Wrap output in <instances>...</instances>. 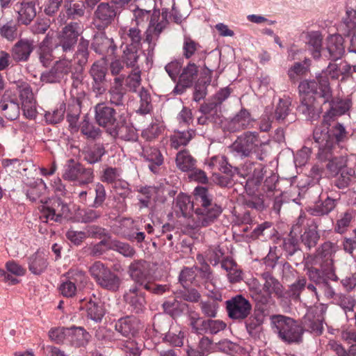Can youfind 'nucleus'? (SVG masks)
I'll return each instance as SVG.
<instances>
[{"label": "nucleus", "instance_id": "49", "mask_svg": "<svg viewBox=\"0 0 356 356\" xmlns=\"http://www.w3.org/2000/svg\"><path fill=\"white\" fill-rule=\"evenodd\" d=\"M202 323V333L216 334L226 327V323L220 320L206 319Z\"/></svg>", "mask_w": 356, "mask_h": 356}, {"label": "nucleus", "instance_id": "3", "mask_svg": "<svg viewBox=\"0 0 356 356\" xmlns=\"http://www.w3.org/2000/svg\"><path fill=\"white\" fill-rule=\"evenodd\" d=\"M266 143L261 140L256 131H245L238 136L229 146L231 153L234 156L239 159L248 158L253 154L257 158L264 160V147Z\"/></svg>", "mask_w": 356, "mask_h": 356}, {"label": "nucleus", "instance_id": "60", "mask_svg": "<svg viewBox=\"0 0 356 356\" xmlns=\"http://www.w3.org/2000/svg\"><path fill=\"white\" fill-rule=\"evenodd\" d=\"M188 324L192 329V331L197 334H202L203 330V321L206 319H203L198 313L195 312H191L188 314Z\"/></svg>", "mask_w": 356, "mask_h": 356}, {"label": "nucleus", "instance_id": "8", "mask_svg": "<svg viewBox=\"0 0 356 356\" xmlns=\"http://www.w3.org/2000/svg\"><path fill=\"white\" fill-rule=\"evenodd\" d=\"M40 210V218L44 222H47L49 220L61 222L63 218H66L70 215L68 205L60 198L51 201L47 205H42Z\"/></svg>", "mask_w": 356, "mask_h": 356}, {"label": "nucleus", "instance_id": "13", "mask_svg": "<svg viewBox=\"0 0 356 356\" xmlns=\"http://www.w3.org/2000/svg\"><path fill=\"white\" fill-rule=\"evenodd\" d=\"M0 110L2 115L9 120H16L20 113V108L15 94L6 90L0 100Z\"/></svg>", "mask_w": 356, "mask_h": 356}, {"label": "nucleus", "instance_id": "7", "mask_svg": "<svg viewBox=\"0 0 356 356\" xmlns=\"http://www.w3.org/2000/svg\"><path fill=\"white\" fill-rule=\"evenodd\" d=\"M88 270L91 277L102 288L113 292L119 289L121 279L102 262L95 261Z\"/></svg>", "mask_w": 356, "mask_h": 356}, {"label": "nucleus", "instance_id": "56", "mask_svg": "<svg viewBox=\"0 0 356 356\" xmlns=\"http://www.w3.org/2000/svg\"><path fill=\"white\" fill-rule=\"evenodd\" d=\"M184 332L176 327H172L165 336L164 340L174 346H181L184 343Z\"/></svg>", "mask_w": 356, "mask_h": 356}, {"label": "nucleus", "instance_id": "63", "mask_svg": "<svg viewBox=\"0 0 356 356\" xmlns=\"http://www.w3.org/2000/svg\"><path fill=\"white\" fill-rule=\"evenodd\" d=\"M182 305L176 299L163 303L164 312L172 317L179 316L182 312Z\"/></svg>", "mask_w": 356, "mask_h": 356}, {"label": "nucleus", "instance_id": "1", "mask_svg": "<svg viewBox=\"0 0 356 356\" xmlns=\"http://www.w3.org/2000/svg\"><path fill=\"white\" fill-rule=\"evenodd\" d=\"M300 104L298 111L308 120L318 119L323 111L322 101L327 102L331 98V88L328 79L320 75L314 80H304L298 86Z\"/></svg>", "mask_w": 356, "mask_h": 356}, {"label": "nucleus", "instance_id": "58", "mask_svg": "<svg viewBox=\"0 0 356 356\" xmlns=\"http://www.w3.org/2000/svg\"><path fill=\"white\" fill-rule=\"evenodd\" d=\"M336 207V200L327 197L320 204H316L313 209V214L316 216L326 215L332 211Z\"/></svg>", "mask_w": 356, "mask_h": 356}, {"label": "nucleus", "instance_id": "29", "mask_svg": "<svg viewBox=\"0 0 356 356\" xmlns=\"http://www.w3.org/2000/svg\"><path fill=\"white\" fill-rule=\"evenodd\" d=\"M87 316L96 323L100 322L105 314V310L99 298L94 296L86 305Z\"/></svg>", "mask_w": 356, "mask_h": 356}, {"label": "nucleus", "instance_id": "23", "mask_svg": "<svg viewBox=\"0 0 356 356\" xmlns=\"http://www.w3.org/2000/svg\"><path fill=\"white\" fill-rule=\"evenodd\" d=\"M115 330L124 337H133L138 330V322L134 317L126 316L118 320Z\"/></svg>", "mask_w": 356, "mask_h": 356}, {"label": "nucleus", "instance_id": "52", "mask_svg": "<svg viewBox=\"0 0 356 356\" xmlns=\"http://www.w3.org/2000/svg\"><path fill=\"white\" fill-rule=\"evenodd\" d=\"M81 131L88 139L95 140L101 135V131L86 118L81 124Z\"/></svg>", "mask_w": 356, "mask_h": 356}, {"label": "nucleus", "instance_id": "43", "mask_svg": "<svg viewBox=\"0 0 356 356\" xmlns=\"http://www.w3.org/2000/svg\"><path fill=\"white\" fill-rule=\"evenodd\" d=\"M80 112V106L78 102L68 106L67 120L69 122V127L72 131H76L78 130L77 123Z\"/></svg>", "mask_w": 356, "mask_h": 356}, {"label": "nucleus", "instance_id": "36", "mask_svg": "<svg viewBox=\"0 0 356 356\" xmlns=\"http://www.w3.org/2000/svg\"><path fill=\"white\" fill-rule=\"evenodd\" d=\"M46 185L42 179H38L33 182V185L31 186L26 192V196L32 202H40L41 203L44 202L43 198H40L42 194L45 190Z\"/></svg>", "mask_w": 356, "mask_h": 356}, {"label": "nucleus", "instance_id": "45", "mask_svg": "<svg viewBox=\"0 0 356 356\" xmlns=\"http://www.w3.org/2000/svg\"><path fill=\"white\" fill-rule=\"evenodd\" d=\"M101 216L102 212L90 208L79 209L76 212L78 220L84 223L95 222Z\"/></svg>", "mask_w": 356, "mask_h": 356}, {"label": "nucleus", "instance_id": "14", "mask_svg": "<svg viewBox=\"0 0 356 356\" xmlns=\"http://www.w3.org/2000/svg\"><path fill=\"white\" fill-rule=\"evenodd\" d=\"M323 308L309 309L305 315L302 323L306 330L321 334L323 330Z\"/></svg>", "mask_w": 356, "mask_h": 356}, {"label": "nucleus", "instance_id": "15", "mask_svg": "<svg viewBox=\"0 0 356 356\" xmlns=\"http://www.w3.org/2000/svg\"><path fill=\"white\" fill-rule=\"evenodd\" d=\"M339 248L336 243L326 241L323 243L316 251V257L319 260V264L323 268H335L334 257Z\"/></svg>", "mask_w": 356, "mask_h": 356}, {"label": "nucleus", "instance_id": "59", "mask_svg": "<svg viewBox=\"0 0 356 356\" xmlns=\"http://www.w3.org/2000/svg\"><path fill=\"white\" fill-rule=\"evenodd\" d=\"M69 328L56 327L52 328L49 332L50 339L56 343H67Z\"/></svg>", "mask_w": 356, "mask_h": 356}, {"label": "nucleus", "instance_id": "64", "mask_svg": "<svg viewBox=\"0 0 356 356\" xmlns=\"http://www.w3.org/2000/svg\"><path fill=\"white\" fill-rule=\"evenodd\" d=\"M353 212L348 211L341 214L337 221L335 225V231L337 233L343 234L346 231L347 227L349 226L353 219Z\"/></svg>", "mask_w": 356, "mask_h": 356}, {"label": "nucleus", "instance_id": "24", "mask_svg": "<svg viewBox=\"0 0 356 356\" xmlns=\"http://www.w3.org/2000/svg\"><path fill=\"white\" fill-rule=\"evenodd\" d=\"M29 269L34 275H40L48 266L47 255L42 252L37 251L29 257Z\"/></svg>", "mask_w": 356, "mask_h": 356}, {"label": "nucleus", "instance_id": "62", "mask_svg": "<svg viewBox=\"0 0 356 356\" xmlns=\"http://www.w3.org/2000/svg\"><path fill=\"white\" fill-rule=\"evenodd\" d=\"M65 111V105L61 104L58 108L52 112H47L44 115V118L47 122L49 124H57L63 119Z\"/></svg>", "mask_w": 356, "mask_h": 356}, {"label": "nucleus", "instance_id": "61", "mask_svg": "<svg viewBox=\"0 0 356 356\" xmlns=\"http://www.w3.org/2000/svg\"><path fill=\"white\" fill-rule=\"evenodd\" d=\"M94 81H104L106 73V67L104 62L95 63L90 70Z\"/></svg>", "mask_w": 356, "mask_h": 356}, {"label": "nucleus", "instance_id": "27", "mask_svg": "<svg viewBox=\"0 0 356 356\" xmlns=\"http://www.w3.org/2000/svg\"><path fill=\"white\" fill-rule=\"evenodd\" d=\"M330 122L331 120H328L327 124H326L323 121L322 127H316L315 129H321L322 130L327 131L331 139L333 140L334 146L337 143H340L346 140L347 138L348 133L342 124L337 122L332 127V129L330 130L331 134H330L329 127L331 125Z\"/></svg>", "mask_w": 356, "mask_h": 356}, {"label": "nucleus", "instance_id": "39", "mask_svg": "<svg viewBox=\"0 0 356 356\" xmlns=\"http://www.w3.org/2000/svg\"><path fill=\"white\" fill-rule=\"evenodd\" d=\"M17 89L22 104L35 102L34 94L30 85L24 81L17 83Z\"/></svg>", "mask_w": 356, "mask_h": 356}, {"label": "nucleus", "instance_id": "42", "mask_svg": "<svg viewBox=\"0 0 356 356\" xmlns=\"http://www.w3.org/2000/svg\"><path fill=\"white\" fill-rule=\"evenodd\" d=\"M119 348L124 353L126 356H140V346L133 339L123 340L118 343Z\"/></svg>", "mask_w": 356, "mask_h": 356}, {"label": "nucleus", "instance_id": "16", "mask_svg": "<svg viewBox=\"0 0 356 356\" xmlns=\"http://www.w3.org/2000/svg\"><path fill=\"white\" fill-rule=\"evenodd\" d=\"M320 269L311 267L307 269V275L310 281L316 284L318 287L327 281H337L338 277L335 273V268H323L320 264Z\"/></svg>", "mask_w": 356, "mask_h": 356}, {"label": "nucleus", "instance_id": "41", "mask_svg": "<svg viewBox=\"0 0 356 356\" xmlns=\"http://www.w3.org/2000/svg\"><path fill=\"white\" fill-rule=\"evenodd\" d=\"M81 164L75 163L73 159H70L64 167L63 178L70 181H78L80 173Z\"/></svg>", "mask_w": 356, "mask_h": 356}, {"label": "nucleus", "instance_id": "17", "mask_svg": "<svg viewBox=\"0 0 356 356\" xmlns=\"http://www.w3.org/2000/svg\"><path fill=\"white\" fill-rule=\"evenodd\" d=\"M143 289H144L142 286L133 285L124 295L125 302L136 313L141 312L145 308L146 304Z\"/></svg>", "mask_w": 356, "mask_h": 356}, {"label": "nucleus", "instance_id": "21", "mask_svg": "<svg viewBox=\"0 0 356 356\" xmlns=\"http://www.w3.org/2000/svg\"><path fill=\"white\" fill-rule=\"evenodd\" d=\"M142 155L149 164V169L154 173H157L159 168L163 163V156L161 151L154 147L145 146L143 148Z\"/></svg>", "mask_w": 356, "mask_h": 356}, {"label": "nucleus", "instance_id": "57", "mask_svg": "<svg viewBox=\"0 0 356 356\" xmlns=\"http://www.w3.org/2000/svg\"><path fill=\"white\" fill-rule=\"evenodd\" d=\"M319 238V234L315 228L305 230L301 236L302 242L309 250L316 246Z\"/></svg>", "mask_w": 356, "mask_h": 356}, {"label": "nucleus", "instance_id": "32", "mask_svg": "<svg viewBox=\"0 0 356 356\" xmlns=\"http://www.w3.org/2000/svg\"><path fill=\"white\" fill-rule=\"evenodd\" d=\"M196 160L186 150L179 152L176 156V165L183 172L195 170Z\"/></svg>", "mask_w": 356, "mask_h": 356}, {"label": "nucleus", "instance_id": "10", "mask_svg": "<svg viewBox=\"0 0 356 356\" xmlns=\"http://www.w3.org/2000/svg\"><path fill=\"white\" fill-rule=\"evenodd\" d=\"M190 14L188 0H173L171 12L168 8H162L161 22H181Z\"/></svg>", "mask_w": 356, "mask_h": 356}, {"label": "nucleus", "instance_id": "18", "mask_svg": "<svg viewBox=\"0 0 356 356\" xmlns=\"http://www.w3.org/2000/svg\"><path fill=\"white\" fill-rule=\"evenodd\" d=\"M69 24L62 31L59 36V46L62 47L63 52L72 53L74 47L77 42L79 32L74 25Z\"/></svg>", "mask_w": 356, "mask_h": 356}, {"label": "nucleus", "instance_id": "33", "mask_svg": "<svg viewBox=\"0 0 356 356\" xmlns=\"http://www.w3.org/2000/svg\"><path fill=\"white\" fill-rule=\"evenodd\" d=\"M197 66L195 63H189L179 75V83L184 88L191 86L197 79Z\"/></svg>", "mask_w": 356, "mask_h": 356}, {"label": "nucleus", "instance_id": "55", "mask_svg": "<svg viewBox=\"0 0 356 356\" xmlns=\"http://www.w3.org/2000/svg\"><path fill=\"white\" fill-rule=\"evenodd\" d=\"M339 172H340V175L336 179L335 185L339 188H343L348 185L351 177L355 175V170L351 168H348L345 164Z\"/></svg>", "mask_w": 356, "mask_h": 356}, {"label": "nucleus", "instance_id": "54", "mask_svg": "<svg viewBox=\"0 0 356 356\" xmlns=\"http://www.w3.org/2000/svg\"><path fill=\"white\" fill-rule=\"evenodd\" d=\"M176 207L179 208L181 214L186 217L193 209L194 204L188 195L179 194L176 199Z\"/></svg>", "mask_w": 356, "mask_h": 356}, {"label": "nucleus", "instance_id": "37", "mask_svg": "<svg viewBox=\"0 0 356 356\" xmlns=\"http://www.w3.org/2000/svg\"><path fill=\"white\" fill-rule=\"evenodd\" d=\"M77 279L74 281L71 280L63 282L59 286V290L61 294L67 298L73 297L76 292V282L79 280L80 282L83 281L85 279V275L82 272H79L76 274Z\"/></svg>", "mask_w": 356, "mask_h": 356}, {"label": "nucleus", "instance_id": "28", "mask_svg": "<svg viewBox=\"0 0 356 356\" xmlns=\"http://www.w3.org/2000/svg\"><path fill=\"white\" fill-rule=\"evenodd\" d=\"M123 79L115 77L108 91L109 102L115 106L124 105V92H122Z\"/></svg>", "mask_w": 356, "mask_h": 356}, {"label": "nucleus", "instance_id": "34", "mask_svg": "<svg viewBox=\"0 0 356 356\" xmlns=\"http://www.w3.org/2000/svg\"><path fill=\"white\" fill-rule=\"evenodd\" d=\"M351 68V65L345 61H340L339 63L334 62L330 63L325 73L333 79H338L341 75H348Z\"/></svg>", "mask_w": 356, "mask_h": 356}, {"label": "nucleus", "instance_id": "5", "mask_svg": "<svg viewBox=\"0 0 356 356\" xmlns=\"http://www.w3.org/2000/svg\"><path fill=\"white\" fill-rule=\"evenodd\" d=\"M270 319L273 332L283 341L291 343L302 341V328L293 319L282 315L273 316Z\"/></svg>", "mask_w": 356, "mask_h": 356}, {"label": "nucleus", "instance_id": "22", "mask_svg": "<svg viewBox=\"0 0 356 356\" xmlns=\"http://www.w3.org/2000/svg\"><path fill=\"white\" fill-rule=\"evenodd\" d=\"M34 48L32 41L20 40L13 47L11 53L13 58L17 62L28 60Z\"/></svg>", "mask_w": 356, "mask_h": 356}, {"label": "nucleus", "instance_id": "31", "mask_svg": "<svg viewBox=\"0 0 356 356\" xmlns=\"http://www.w3.org/2000/svg\"><path fill=\"white\" fill-rule=\"evenodd\" d=\"M133 13L136 22H159L161 17L160 10L156 8V3H154L153 11L136 8L133 10Z\"/></svg>", "mask_w": 356, "mask_h": 356}, {"label": "nucleus", "instance_id": "53", "mask_svg": "<svg viewBox=\"0 0 356 356\" xmlns=\"http://www.w3.org/2000/svg\"><path fill=\"white\" fill-rule=\"evenodd\" d=\"M290 105L291 102L289 99H280L279 103L276 106L274 115V118L278 122H284L286 118L289 115L290 112Z\"/></svg>", "mask_w": 356, "mask_h": 356}, {"label": "nucleus", "instance_id": "51", "mask_svg": "<svg viewBox=\"0 0 356 356\" xmlns=\"http://www.w3.org/2000/svg\"><path fill=\"white\" fill-rule=\"evenodd\" d=\"M116 14V11L106 3H100L95 12L96 17L102 21L113 20Z\"/></svg>", "mask_w": 356, "mask_h": 356}, {"label": "nucleus", "instance_id": "4", "mask_svg": "<svg viewBox=\"0 0 356 356\" xmlns=\"http://www.w3.org/2000/svg\"><path fill=\"white\" fill-rule=\"evenodd\" d=\"M313 136L315 143L318 145V159L322 161H327L326 168L331 175H338L342 167L346 163V159L342 156H333L334 142L327 131L321 129H314Z\"/></svg>", "mask_w": 356, "mask_h": 356}, {"label": "nucleus", "instance_id": "50", "mask_svg": "<svg viewBox=\"0 0 356 356\" xmlns=\"http://www.w3.org/2000/svg\"><path fill=\"white\" fill-rule=\"evenodd\" d=\"M120 177H122V170L120 168L106 167L102 172L101 180L113 186Z\"/></svg>", "mask_w": 356, "mask_h": 356}, {"label": "nucleus", "instance_id": "44", "mask_svg": "<svg viewBox=\"0 0 356 356\" xmlns=\"http://www.w3.org/2000/svg\"><path fill=\"white\" fill-rule=\"evenodd\" d=\"M18 13L19 21L21 22H31L36 15L35 4L33 2L23 3Z\"/></svg>", "mask_w": 356, "mask_h": 356}, {"label": "nucleus", "instance_id": "25", "mask_svg": "<svg viewBox=\"0 0 356 356\" xmlns=\"http://www.w3.org/2000/svg\"><path fill=\"white\" fill-rule=\"evenodd\" d=\"M67 343L80 347L86 346L90 338V334L81 327L69 328Z\"/></svg>", "mask_w": 356, "mask_h": 356}, {"label": "nucleus", "instance_id": "9", "mask_svg": "<svg viewBox=\"0 0 356 356\" xmlns=\"http://www.w3.org/2000/svg\"><path fill=\"white\" fill-rule=\"evenodd\" d=\"M227 310L230 318L243 320L252 310V305L248 300L242 295H237L226 301Z\"/></svg>", "mask_w": 356, "mask_h": 356}, {"label": "nucleus", "instance_id": "2", "mask_svg": "<svg viewBox=\"0 0 356 356\" xmlns=\"http://www.w3.org/2000/svg\"><path fill=\"white\" fill-rule=\"evenodd\" d=\"M195 204L194 220L196 227H207L213 223L222 213V209L212 203V195L205 187L197 186L194 190Z\"/></svg>", "mask_w": 356, "mask_h": 356}, {"label": "nucleus", "instance_id": "12", "mask_svg": "<svg viewBox=\"0 0 356 356\" xmlns=\"http://www.w3.org/2000/svg\"><path fill=\"white\" fill-rule=\"evenodd\" d=\"M321 106L327 111L323 116L324 123L327 124L328 120H332L335 115L344 114L351 106V101L348 99L335 100L331 90V98L327 102L322 101Z\"/></svg>", "mask_w": 356, "mask_h": 356}, {"label": "nucleus", "instance_id": "47", "mask_svg": "<svg viewBox=\"0 0 356 356\" xmlns=\"http://www.w3.org/2000/svg\"><path fill=\"white\" fill-rule=\"evenodd\" d=\"M109 250L117 251L126 257H132L136 253L129 244L117 240H111Z\"/></svg>", "mask_w": 356, "mask_h": 356}, {"label": "nucleus", "instance_id": "35", "mask_svg": "<svg viewBox=\"0 0 356 356\" xmlns=\"http://www.w3.org/2000/svg\"><path fill=\"white\" fill-rule=\"evenodd\" d=\"M195 131L193 129L186 131H175L170 136L172 147L178 149L180 146L186 145L193 137Z\"/></svg>", "mask_w": 356, "mask_h": 356}, {"label": "nucleus", "instance_id": "38", "mask_svg": "<svg viewBox=\"0 0 356 356\" xmlns=\"http://www.w3.org/2000/svg\"><path fill=\"white\" fill-rule=\"evenodd\" d=\"M138 97H140V105L136 112L143 115L150 113L153 106L151 96L148 90L144 88H141L138 92Z\"/></svg>", "mask_w": 356, "mask_h": 356}, {"label": "nucleus", "instance_id": "26", "mask_svg": "<svg viewBox=\"0 0 356 356\" xmlns=\"http://www.w3.org/2000/svg\"><path fill=\"white\" fill-rule=\"evenodd\" d=\"M343 40V38L338 34H332L327 39V49L334 60L341 58L344 53Z\"/></svg>", "mask_w": 356, "mask_h": 356}, {"label": "nucleus", "instance_id": "19", "mask_svg": "<svg viewBox=\"0 0 356 356\" xmlns=\"http://www.w3.org/2000/svg\"><path fill=\"white\" fill-rule=\"evenodd\" d=\"M261 277L264 281L262 291L268 296L273 294L278 298L284 297V288L282 284L268 272H264L261 274Z\"/></svg>", "mask_w": 356, "mask_h": 356}, {"label": "nucleus", "instance_id": "46", "mask_svg": "<svg viewBox=\"0 0 356 356\" xmlns=\"http://www.w3.org/2000/svg\"><path fill=\"white\" fill-rule=\"evenodd\" d=\"M220 301L205 300L200 302V308L202 314L207 318H216L219 309Z\"/></svg>", "mask_w": 356, "mask_h": 356}, {"label": "nucleus", "instance_id": "6", "mask_svg": "<svg viewBox=\"0 0 356 356\" xmlns=\"http://www.w3.org/2000/svg\"><path fill=\"white\" fill-rule=\"evenodd\" d=\"M95 112L97 123L106 128L111 135L117 134L116 129L119 126L127 124L128 115L126 111H120L117 115L114 108L102 103L95 106Z\"/></svg>", "mask_w": 356, "mask_h": 356}, {"label": "nucleus", "instance_id": "48", "mask_svg": "<svg viewBox=\"0 0 356 356\" xmlns=\"http://www.w3.org/2000/svg\"><path fill=\"white\" fill-rule=\"evenodd\" d=\"M103 145H96L92 149L84 152V159L90 164H94L101 161L105 154Z\"/></svg>", "mask_w": 356, "mask_h": 356}, {"label": "nucleus", "instance_id": "40", "mask_svg": "<svg viewBox=\"0 0 356 356\" xmlns=\"http://www.w3.org/2000/svg\"><path fill=\"white\" fill-rule=\"evenodd\" d=\"M308 44L311 49L313 57L318 58L321 56L322 49V35L318 31H313L307 35Z\"/></svg>", "mask_w": 356, "mask_h": 356}, {"label": "nucleus", "instance_id": "11", "mask_svg": "<svg viewBox=\"0 0 356 356\" xmlns=\"http://www.w3.org/2000/svg\"><path fill=\"white\" fill-rule=\"evenodd\" d=\"M128 273L134 285L143 287L151 280L150 268L144 260H135L129 266Z\"/></svg>", "mask_w": 356, "mask_h": 356}, {"label": "nucleus", "instance_id": "30", "mask_svg": "<svg viewBox=\"0 0 356 356\" xmlns=\"http://www.w3.org/2000/svg\"><path fill=\"white\" fill-rule=\"evenodd\" d=\"M231 92L232 90L229 87L221 88L213 95L212 102L202 105L200 108V111L204 114L209 113L217 106L220 105L225 101L229 97Z\"/></svg>", "mask_w": 356, "mask_h": 356}, {"label": "nucleus", "instance_id": "20", "mask_svg": "<svg viewBox=\"0 0 356 356\" xmlns=\"http://www.w3.org/2000/svg\"><path fill=\"white\" fill-rule=\"evenodd\" d=\"M253 122L250 113L245 108H241L228 122L227 128L229 131L235 132L250 127Z\"/></svg>", "mask_w": 356, "mask_h": 356}]
</instances>
